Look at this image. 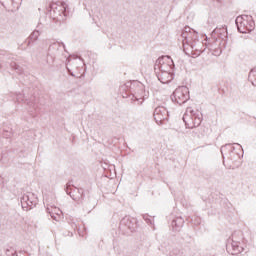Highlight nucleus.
<instances>
[{"label": "nucleus", "instance_id": "4468645a", "mask_svg": "<svg viewBox=\"0 0 256 256\" xmlns=\"http://www.w3.org/2000/svg\"><path fill=\"white\" fill-rule=\"evenodd\" d=\"M225 151H229L230 158L233 159V157L235 155V147H233V145H231V144H226L225 146H222V148H221L222 155H224Z\"/></svg>", "mask_w": 256, "mask_h": 256}, {"label": "nucleus", "instance_id": "a211bd4d", "mask_svg": "<svg viewBox=\"0 0 256 256\" xmlns=\"http://www.w3.org/2000/svg\"><path fill=\"white\" fill-rule=\"evenodd\" d=\"M47 213L50 214V217H52L54 221H59V219H61V214H53L50 208H47Z\"/></svg>", "mask_w": 256, "mask_h": 256}, {"label": "nucleus", "instance_id": "1a4fd4ad", "mask_svg": "<svg viewBox=\"0 0 256 256\" xmlns=\"http://www.w3.org/2000/svg\"><path fill=\"white\" fill-rule=\"evenodd\" d=\"M226 249L230 255H239L242 251H245L243 244L235 240V235L232 236L231 244L226 245Z\"/></svg>", "mask_w": 256, "mask_h": 256}, {"label": "nucleus", "instance_id": "2eb2a0df", "mask_svg": "<svg viewBox=\"0 0 256 256\" xmlns=\"http://www.w3.org/2000/svg\"><path fill=\"white\" fill-rule=\"evenodd\" d=\"M39 35H41V32L39 30H34L28 38V45L37 41V39H39Z\"/></svg>", "mask_w": 256, "mask_h": 256}, {"label": "nucleus", "instance_id": "6e6552de", "mask_svg": "<svg viewBox=\"0 0 256 256\" xmlns=\"http://www.w3.org/2000/svg\"><path fill=\"white\" fill-rule=\"evenodd\" d=\"M153 115L157 125H161L163 121L169 119V112L167 111V108L163 106L156 107Z\"/></svg>", "mask_w": 256, "mask_h": 256}, {"label": "nucleus", "instance_id": "423d86ee", "mask_svg": "<svg viewBox=\"0 0 256 256\" xmlns=\"http://www.w3.org/2000/svg\"><path fill=\"white\" fill-rule=\"evenodd\" d=\"M189 99V88H187V86H180L173 92L172 101H175V103H178V105L187 103Z\"/></svg>", "mask_w": 256, "mask_h": 256}, {"label": "nucleus", "instance_id": "5701e85b", "mask_svg": "<svg viewBox=\"0 0 256 256\" xmlns=\"http://www.w3.org/2000/svg\"><path fill=\"white\" fill-rule=\"evenodd\" d=\"M133 99H135V101H140V102L138 103V105H142V104H143V98H141V97H139V96H137V95H134V96H133Z\"/></svg>", "mask_w": 256, "mask_h": 256}, {"label": "nucleus", "instance_id": "c756f323", "mask_svg": "<svg viewBox=\"0 0 256 256\" xmlns=\"http://www.w3.org/2000/svg\"><path fill=\"white\" fill-rule=\"evenodd\" d=\"M71 76L73 77V73H71Z\"/></svg>", "mask_w": 256, "mask_h": 256}, {"label": "nucleus", "instance_id": "393cba45", "mask_svg": "<svg viewBox=\"0 0 256 256\" xmlns=\"http://www.w3.org/2000/svg\"><path fill=\"white\" fill-rule=\"evenodd\" d=\"M127 87L128 85L127 84H124L120 87V91H127Z\"/></svg>", "mask_w": 256, "mask_h": 256}, {"label": "nucleus", "instance_id": "20e7f679", "mask_svg": "<svg viewBox=\"0 0 256 256\" xmlns=\"http://www.w3.org/2000/svg\"><path fill=\"white\" fill-rule=\"evenodd\" d=\"M239 33H249L255 29L253 17L248 15L238 16L235 20Z\"/></svg>", "mask_w": 256, "mask_h": 256}, {"label": "nucleus", "instance_id": "9d476101", "mask_svg": "<svg viewBox=\"0 0 256 256\" xmlns=\"http://www.w3.org/2000/svg\"><path fill=\"white\" fill-rule=\"evenodd\" d=\"M137 227V220L135 218H132L131 216H125L120 221V229H129V231L133 232L135 231V228Z\"/></svg>", "mask_w": 256, "mask_h": 256}, {"label": "nucleus", "instance_id": "412c9836", "mask_svg": "<svg viewBox=\"0 0 256 256\" xmlns=\"http://www.w3.org/2000/svg\"><path fill=\"white\" fill-rule=\"evenodd\" d=\"M50 213H53V215H63V212L61 211V209L57 207L52 208V210H50Z\"/></svg>", "mask_w": 256, "mask_h": 256}, {"label": "nucleus", "instance_id": "f3484780", "mask_svg": "<svg viewBox=\"0 0 256 256\" xmlns=\"http://www.w3.org/2000/svg\"><path fill=\"white\" fill-rule=\"evenodd\" d=\"M65 191L67 193V195H69L71 197V199H73V201H78V197L75 196V194H73V192L71 191V183H68L66 185Z\"/></svg>", "mask_w": 256, "mask_h": 256}, {"label": "nucleus", "instance_id": "0eeeda50", "mask_svg": "<svg viewBox=\"0 0 256 256\" xmlns=\"http://www.w3.org/2000/svg\"><path fill=\"white\" fill-rule=\"evenodd\" d=\"M38 201L39 200L34 193L28 192L22 196L21 205L23 209H27V207L33 208L37 205Z\"/></svg>", "mask_w": 256, "mask_h": 256}, {"label": "nucleus", "instance_id": "cd10ccee", "mask_svg": "<svg viewBox=\"0 0 256 256\" xmlns=\"http://www.w3.org/2000/svg\"><path fill=\"white\" fill-rule=\"evenodd\" d=\"M238 145V147H240V149H241V145H239V144H237Z\"/></svg>", "mask_w": 256, "mask_h": 256}, {"label": "nucleus", "instance_id": "f03ea898", "mask_svg": "<svg viewBox=\"0 0 256 256\" xmlns=\"http://www.w3.org/2000/svg\"><path fill=\"white\" fill-rule=\"evenodd\" d=\"M183 121L186 129H195L199 127L203 121V114L199 110H194L192 107H188L183 115Z\"/></svg>", "mask_w": 256, "mask_h": 256}, {"label": "nucleus", "instance_id": "c85d7f7f", "mask_svg": "<svg viewBox=\"0 0 256 256\" xmlns=\"http://www.w3.org/2000/svg\"><path fill=\"white\" fill-rule=\"evenodd\" d=\"M237 157H238V158L240 157L239 154H237Z\"/></svg>", "mask_w": 256, "mask_h": 256}, {"label": "nucleus", "instance_id": "dca6fc26", "mask_svg": "<svg viewBox=\"0 0 256 256\" xmlns=\"http://www.w3.org/2000/svg\"><path fill=\"white\" fill-rule=\"evenodd\" d=\"M248 81H250V83H252V85L254 87H256V68H253L249 75H248Z\"/></svg>", "mask_w": 256, "mask_h": 256}, {"label": "nucleus", "instance_id": "ddd939ff", "mask_svg": "<svg viewBox=\"0 0 256 256\" xmlns=\"http://www.w3.org/2000/svg\"><path fill=\"white\" fill-rule=\"evenodd\" d=\"M174 231H181L183 225H185V220L182 217H177L171 222Z\"/></svg>", "mask_w": 256, "mask_h": 256}, {"label": "nucleus", "instance_id": "4be33fe9", "mask_svg": "<svg viewBox=\"0 0 256 256\" xmlns=\"http://www.w3.org/2000/svg\"><path fill=\"white\" fill-rule=\"evenodd\" d=\"M143 219H144V221H146V223H147L148 225H153V220L151 219V216H149V215H143Z\"/></svg>", "mask_w": 256, "mask_h": 256}, {"label": "nucleus", "instance_id": "f257e3e1", "mask_svg": "<svg viewBox=\"0 0 256 256\" xmlns=\"http://www.w3.org/2000/svg\"><path fill=\"white\" fill-rule=\"evenodd\" d=\"M172 67H175V63L170 56H163L156 61L155 71L159 69L160 72H157V78L160 83L167 84L173 81V74L170 73Z\"/></svg>", "mask_w": 256, "mask_h": 256}, {"label": "nucleus", "instance_id": "6ab92c4d", "mask_svg": "<svg viewBox=\"0 0 256 256\" xmlns=\"http://www.w3.org/2000/svg\"><path fill=\"white\" fill-rule=\"evenodd\" d=\"M169 256H185L183 250H173Z\"/></svg>", "mask_w": 256, "mask_h": 256}, {"label": "nucleus", "instance_id": "7ed1b4c3", "mask_svg": "<svg viewBox=\"0 0 256 256\" xmlns=\"http://www.w3.org/2000/svg\"><path fill=\"white\" fill-rule=\"evenodd\" d=\"M181 38L184 48L185 45H188V47H191L194 51H199V48H197V43H199V34L197 31L190 27H185L182 31Z\"/></svg>", "mask_w": 256, "mask_h": 256}, {"label": "nucleus", "instance_id": "b1692460", "mask_svg": "<svg viewBox=\"0 0 256 256\" xmlns=\"http://www.w3.org/2000/svg\"><path fill=\"white\" fill-rule=\"evenodd\" d=\"M3 137H5L6 139H9V138H11L12 137V134H11V132H4L3 133Z\"/></svg>", "mask_w": 256, "mask_h": 256}, {"label": "nucleus", "instance_id": "bb28decb", "mask_svg": "<svg viewBox=\"0 0 256 256\" xmlns=\"http://www.w3.org/2000/svg\"><path fill=\"white\" fill-rule=\"evenodd\" d=\"M221 53H222L221 49H218V50L215 51V55H221Z\"/></svg>", "mask_w": 256, "mask_h": 256}, {"label": "nucleus", "instance_id": "39448f33", "mask_svg": "<svg viewBox=\"0 0 256 256\" xmlns=\"http://www.w3.org/2000/svg\"><path fill=\"white\" fill-rule=\"evenodd\" d=\"M48 11L50 13V17L54 19V21H61L60 17H65V13L67 11V4L65 2H56L50 4Z\"/></svg>", "mask_w": 256, "mask_h": 256}, {"label": "nucleus", "instance_id": "9b49d317", "mask_svg": "<svg viewBox=\"0 0 256 256\" xmlns=\"http://www.w3.org/2000/svg\"><path fill=\"white\" fill-rule=\"evenodd\" d=\"M212 37L217 41V39H221L224 41L223 47H225L228 39V33H227V27H222V28H216L212 32Z\"/></svg>", "mask_w": 256, "mask_h": 256}, {"label": "nucleus", "instance_id": "a878e982", "mask_svg": "<svg viewBox=\"0 0 256 256\" xmlns=\"http://www.w3.org/2000/svg\"><path fill=\"white\" fill-rule=\"evenodd\" d=\"M6 255L11 256L13 253H11V250L9 248L6 249Z\"/></svg>", "mask_w": 256, "mask_h": 256}, {"label": "nucleus", "instance_id": "aec40b11", "mask_svg": "<svg viewBox=\"0 0 256 256\" xmlns=\"http://www.w3.org/2000/svg\"><path fill=\"white\" fill-rule=\"evenodd\" d=\"M11 68L14 69V71H16L17 73H21V66L17 65V63L12 62L11 63Z\"/></svg>", "mask_w": 256, "mask_h": 256}, {"label": "nucleus", "instance_id": "f8f14e48", "mask_svg": "<svg viewBox=\"0 0 256 256\" xmlns=\"http://www.w3.org/2000/svg\"><path fill=\"white\" fill-rule=\"evenodd\" d=\"M62 51H65V44L63 43H54L49 47V53H53L54 57H59Z\"/></svg>", "mask_w": 256, "mask_h": 256}, {"label": "nucleus", "instance_id": "7c9ffc66", "mask_svg": "<svg viewBox=\"0 0 256 256\" xmlns=\"http://www.w3.org/2000/svg\"><path fill=\"white\" fill-rule=\"evenodd\" d=\"M217 1H221V0H217Z\"/></svg>", "mask_w": 256, "mask_h": 256}]
</instances>
